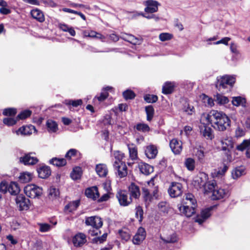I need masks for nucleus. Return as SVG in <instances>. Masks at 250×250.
Masks as SVG:
<instances>
[{
	"label": "nucleus",
	"instance_id": "f257e3e1",
	"mask_svg": "<svg viewBox=\"0 0 250 250\" xmlns=\"http://www.w3.org/2000/svg\"><path fill=\"white\" fill-rule=\"evenodd\" d=\"M206 121L215 130L224 131L230 126V120L229 118L222 111L212 110L207 114Z\"/></svg>",
	"mask_w": 250,
	"mask_h": 250
},
{
	"label": "nucleus",
	"instance_id": "f03ea898",
	"mask_svg": "<svg viewBox=\"0 0 250 250\" xmlns=\"http://www.w3.org/2000/svg\"><path fill=\"white\" fill-rule=\"evenodd\" d=\"M235 82L234 76L226 75L217 78L215 86L219 91L224 92V90L226 89L231 88Z\"/></svg>",
	"mask_w": 250,
	"mask_h": 250
},
{
	"label": "nucleus",
	"instance_id": "7ed1b4c3",
	"mask_svg": "<svg viewBox=\"0 0 250 250\" xmlns=\"http://www.w3.org/2000/svg\"><path fill=\"white\" fill-rule=\"evenodd\" d=\"M85 223L87 226L92 227L95 230L89 231V233L91 235H97L98 232H100L99 229L101 228L103 225L102 219L101 217L97 216L88 217L85 218Z\"/></svg>",
	"mask_w": 250,
	"mask_h": 250
},
{
	"label": "nucleus",
	"instance_id": "20e7f679",
	"mask_svg": "<svg viewBox=\"0 0 250 250\" xmlns=\"http://www.w3.org/2000/svg\"><path fill=\"white\" fill-rule=\"evenodd\" d=\"M191 147L192 148V154L196 156L199 161H203L205 157V148L202 145L201 142L195 140H190Z\"/></svg>",
	"mask_w": 250,
	"mask_h": 250
},
{
	"label": "nucleus",
	"instance_id": "39448f33",
	"mask_svg": "<svg viewBox=\"0 0 250 250\" xmlns=\"http://www.w3.org/2000/svg\"><path fill=\"white\" fill-rule=\"evenodd\" d=\"M42 188L34 184L28 185L24 188L27 196L31 198H39L42 194Z\"/></svg>",
	"mask_w": 250,
	"mask_h": 250
},
{
	"label": "nucleus",
	"instance_id": "423d86ee",
	"mask_svg": "<svg viewBox=\"0 0 250 250\" xmlns=\"http://www.w3.org/2000/svg\"><path fill=\"white\" fill-rule=\"evenodd\" d=\"M116 198L118 199L120 205L123 207L128 206L132 202V198L130 196L128 197L127 191L125 190H120L118 191L116 194Z\"/></svg>",
	"mask_w": 250,
	"mask_h": 250
},
{
	"label": "nucleus",
	"instance_id": "0eeeda50",
	"mask_svg": "<svg viewBox=\"0 0 250 250\" xmlns=\"http://www.w3.org/2000/svg\"><path fill=\"white\" fill-rule=\"evenodd\" d=\"M113 167L116 171V174L120 178L126 176L127 168L125 163L122 161L114 162Z\"/></svg>",
	"mask_w": 250,
	"mask_h": 250
},
{
	"label": "nucleus",
	"instance_id": "6e6552de",
	"mask_svg": "<svg viewBox=\"0 0 250 250\" xmlns=\"http://www.w3.org/2000/svg\"><path fill=\"white\" fill-rule=\"evenodd\" d=\"M183 187L179 183L173 182L168 189L169 196L172 198H176L180 196L183 192Z\"/></svg>",
	"mask_w": 250,
	"mask_h": 250
},
{
	"label": "nucleus",
	"instance_id": "1a4fd4ad",
	"mask_svg": "<svg viewBox=\"0 0 250 250\" xmlns=\"http://www.w3.org/2000/svg\"><path fill=\"white\" fill-rule=\"evenodd\" d=\"M222 150L225 151L226 155L230 156V152L234 147V143L231 137L223 138L221 141Z\"/></svg>",
	"mask_w": 250,
	"mask_h": 250
},
{
	"label": "nucleus",
	"instance_id": "9d476101",
	"mask_svg": "<svg viewBox=\"0 0 250 250\" xmlns=\"http://www.w3.org/2000/svg\"><path fill=\"white\" fill-rule=\"evenodd\" d=\"M16 202L20 210H26L30 205V200L24 195L20 194L16 198Z\"/></svg>",
	"mask_w": 250,
	"mask_h": 250
},
{
	"label": "nucleus",
	"instance_id": "9b49d317",
	"mask_svg": "<svg viewBox=\"0 0 250 250\" xmlns=\"http://www.w3.org/2000/svg\"><path fill=\"white\" fill-rule=\"evenodd\" d=\"M34 153L30 152L25 154L20 158V162L25 165H34L38 162V159L34 156Z\"/></svg>",
	"mask_w": 250,
	"mask_h": 250
},
{
	"label": "nucleus",
	"instance_id": "f8f14e48",
	"mask_svg": "<svg viewBox=\"0 0 250 250\" xmlns=\"http://www.w3.org/2000/svg\"><path fill=\"white\" fill-rule=\"evenodd\" d=\"M213 207L203 209L201 212L200 215H197L194 218V221L197 222L199 225H201L211 215V211L212 210Z\"/></svg>",
	"mask_w": 250,
	"mask_h": 250
},
{
	"label": "nucleus",
	"instance_id": "ddd939ff",
	"mask_svg": "<svg viewBox=\"0 0 250 250\" xmlns=\"http://www.w3.org/2000/svg\"><path fill=\"white\" fill-rule=\"evenodd\" d=\"M144 4L146 6L145 11L146 13L152 14L158 11L159 3L156 0H147L144 2Z\"/></svg>",
	"mask_w": 250,
	"mask_h": 250
},
{
	"label": "nucleus",
	"instance_id": "4468645a",
	"mask_svg": "<svg viewBox=\"0 0 250 250\" xmlns=\"http://www.w3.org/2000/svg\"><path fill=\"white\" fill-rule=\"evenodd\" d=\"M146 232L144 228L140 227L134 236L132 242L135 245H140L146 238Z\"/></svg>",
	"mask_w": 250,
	"mask_h": 250
},
{
	"label": "nucleus",
	"instance_id": "2eb2a0df",
	"mask_svg": "<svg viewBox=\"0 0 250 250\" xmlns=\"http://www.w3.org/2000/svg\"><path fill=\"white\" fill-rule=\"evenodd\" d=\"M72 242L75 247H82L86 242V235L83 233H78L73 236Z\"/></svg>",
	"mask_w": 250,
	"mask_h": 250
},
{
	"label": "nucleus",
	"instance_id": "dca6fc26",
	"mask_svg": "<svg viewBox=\"0 0 250 250\" xmlns=\"http://www.w3.org/2000/svg\"><path fill=\"white\" fill-rule=\"evenodd\" d=\"M229 191L223 188H218V187L213 190L212 199L213 200H219L229 196Z\"/></svg>",
	"mask_w": 250,
	"mask_h": 250
},
{
	"label": "nucleus",
	"instance_id": "f3484780",
	"mask_svg": "<svg viewBox=\"0 0 250 250\" xmlns=\"http://www.w3.org/2000/svg\"><path fill=\"white\" fill-rule=\"evenodd\" d=\"M201 175H203L204 178L200 176H197L194 178L191 185L196 189L201 188L206 184V176L205 174H201Z\"/></svg>",
	"mask_w": 250,
	"mask_h": 250
},
{
	"label": "nucleus",
	"instance_id": "a211bd4d",
	"mask_svg": "<svg viewBox=\"0 0 250 250\" xmlns=\"http://www.w3.org/2000/svg\"><path fill=\"white\" fill-rule=\"evenodd\" d=\"M197 207L196 199L193 194L188 193V212H191V214H188V217L195 213Z\"/></svg>",
	"mask_w": 250,
	"mask_h": 250
},
{
	"label": "nucleus",
	"instance_id": "6ab92c4d",
	"mask_svg": "<svg viewBox=\"0 0 250 250\" xmlns=\"http://www.w3.org/2000/svg\"><path fill=\"white\" fill-rule=\"evenodd\" d=\"M85 194L87 197L93 200H97L100 196L98 188L96 186L88 188L85 189Z\"/></svg>",
	"mask_w": 250,
	"mask_h": 250
},
{
	"label": "nucleus",
	"instance_id": "aec40b11",
	"mask_svg": "<svg viewBox=\"0 0 250 250\" xmlns=\"http://www.w3.org/2000/svg\"><path fill=\"white\" fill-rule=\"evenodd\" d=\"M200 130L202 135L206 139L211 140L214 138L213 131L210 127L207 125H204L203 127L200 128Z\"/></svg>",
	"mask_w": 250,
	"mask_h": 250
},
{
	"label": "nucleus",
	"instance_id": "412c9836",
	"mask_svg": "<svg viewBox=\"0 0 250 250\" xmlns=\"http://www.w3.org/2000/svg\"><path fill=\"white\" fill-rule=\"evenodd\" d=\"M169 146L171 150L175 154H179L182 149V142L178 141L176 139H173L170 141Z\"/></svg>",
	"mask_w": 250,
	"mask_h": 250
},
{
	"label": "nucleus",
	"instance_id": "4be33fe9",
	"mask_svg": "<svg viewBox=\"0 0 250 250\" xmlns=\"http://www.w3.org/2000/svg\"><path fill=\"white\" fill-rule=\"evenodd\" d=\"M128 191L131 198L138 199L141 193L139 187L134 183H131L128 187Z\"/></svg>",
	"mask_w": 250,
	"mask_h": 250
},
{
	"label": "nucleus",
	"instance_id": "5701e85b",
	"mask_svg": "<svg viewBox=\"0 0 250 250\" xmlns=\"http://www.w3.org/2000/svg\"><path fill=\"white\" fill-rule=\"evenodd\" d=\"M37 171L39 177L42 179H45L49 177L51 174V170L48 166H42L38 168Z\"/></svg>",
	"mask_w": 250,
	"mask_h": 250
},
{
	"label": "nucleus",
	"instance_id": "b1692460",
	"mask_svg": "<svg viewBox=\"0 0 250 250\" xmlns=\"http://www.w3.org/2000/svg\"><path fill=\"white\" fill-rule=\"evenodd\" d=\"M158 153L157 147L154 145H149L146 147L145 154L148 159H154Z\"/></svg>",
	"mask_w": 250,
	"mask_h": 250
},
{
	"label": "nucleus",
	"instance_id": "393cba45",
	"mask_svg": "<svg viewBox=\"0 0 250 250\" xmlns=\"http://www.w3.org/2000/svg\"><path fill=\"white\" fill-rule=\"evenodd\" d=\"M121 38L123 40L133 44H140L141 42V41L138 38L131 34L122 33Z\"/></svg>",
	"mask_w": 250,
	"mask_h": 250
},
{
	"label": "nucleus",
	"instance_id": "a878e982",
	"mask_svg": "<svg viewBox=\"0 0 250 250\" xmlns=\"http://www.w3.org/2000/svg\"><path fill=\"white\" fill-rule=\"evenodd\" d=\"M138 167L140 172L145 175H148L153 171V167L150 165L141 163L139 164Z\"/></svg>",
	"mask_w": 250,
	"mask_h": 250
},
{
	"label": "nucleus",
	"instance_id": "bb28decb",
	"mask_svg": "<svg viewBox=\"0 0 250 250\" xmlns=\"http://www.w3.org/2000/svg\"><path fill=\"white\" fill-rule=\"evenodd\" d=\"M31 15L33 18L40 22H42L45 20L43 13L41 10L37 8L31 10Z\"/></svg>",
	"mask_w": 250,
	"mask_h": 250
},
{
	"label": "nucleus",
	"instance_id": "cd10ccee",
	"mask_svg": "<svg viewBox=\"0 0 250 250\" xmlns=\"http://www.w3.org/2000/svg\"><path fill=\"white\" fill-rule=\"evenodd\" d=\"M96 171L97 174L101 177H105L107 174L108 170L106 165L100 164L96 165Z\"/></svg>",
	"mask_w": 250,
	"mask_h": 250
},
{
	"label": "nucleus",
	"instance_id": "c85d7f7f",
	"mask_svg": "<svg viewBox=\"0 0 250 250\" xmlns=\"http://www.w3.org/2000/svg\"><path fill=\"white\" fill-rule=\"evenodd\" d=\"M175 86V83L174 82H166L162 88V92L165 94H169L171 93Z\"/></svg>",
	"mask_w": 250,
	"mask_h": 250
},
{
	"label": "nucleus",
	"instance_id": "c756f323",
	"mask_svg": "<svg viewBox=\"0 0 250 250\" xmlns=\"http://www.w3.org/2000/svg\"><path fill=\"white\" fill-rule=\"evenodd\" d=\"M80 204V201L79 200H77L75 201L70 202L65 206L64 210L65 211H68L69 212H71L76 210L77 208L79 206Z\"/></svg>",
	"mask_w": 250,
	"mask_h": 250
},
{
	"label": "nucleus",
	"instance_id": "7c9ffc66",
	"mask_svg": "<svg viewBox=\"0 0 250 250\" xmlns=\"http://www.w3.org/2000/svg\"><path fill=\"white\" fill-rule=\"evenodd\" d=\"M20 188L18 184L16 182H11L9 184L8 192L11 195H16L19 193Z\"/></svg>",
	"mask_w": 250,
	"mask_h": 250
},
{
	"label": "nucleus",
	"instance_id": "2f4dec72",
	"mask_svg": "<svg viewBox=\"0 0 250 250\" xmlns=\"http://www.w3.org/2000/svg\"><path fill=\"white\" fill-rule=\"evenodd\" d=\"M32 178V174L28 172L21 173L19 177V181L22 183H26L30 182Z\"/></svg>",
	"mask_w": 250,
	"mask_h": 250
},
{
	"label": "nucleus",
	"instance_id": "473e14b6",
	"mask_svg": "<svg viewBox=\"0 0 250 250\" xmlns=\"http://www.w3.org/2000/svg\"><path fill=\"white\" fill-rule=\"evenodd\" d=\"M214 101L219 105H225L229 103V100L228 97L217 93L214 95Z\"/></svg>",
	"mask_w": 250,
	"mask_h": 250
},
{
	"label": "nucleus",
	"instance_id": "72a5a7b5",
	"mask_svg": "<svg viewBox=\"0 0 250 250\" xmlns=\"http://www.w3.org/2000/svg\"><path fill=\"white\" fill-rule=\"evenodd\" d=\"M46 125L49 132H56L58 129V124L52 120H48L46 121Z\"/></svg>",
	"mask_w": 250,
	"mask_h": 250
},
{
	"label": "nucleus",
	"instance_id": "f704fd0d",
	"mask_svg": "<svg viewBox=\"0 0 250 250\" xmlns=\"http://www.w3.org/2000/svg\"><path fill=\"white\" fill-rule=\"evenodd\" d=\"M143 198L146 207L149 206L154 199V197L152 196V194L146 188L143 189Z\"/></svg>",
	"mask_w": 250,
	"mask_h": 250
},
{
	"label": "nucleus",
	"instance_id": "c9c22d12",
	"mask_svg": "<svg viewBox=\"0 0 250 250\" xmlns=\"http://www.w3.org/2000/svg\"><path fill=\"white\" fill-rule=\"evenodd\" d=\"M217 187L216 183L214 180L208 182L206 181V184L203 187L206 192H212V193L213 190H215Z\"/></svg>",
	"mask_w": 250,
	"mask_h": 250
},
{
	"label": "nucleus",
	"instance_id": "e433bc0d",
	"mask_svg": "<svg viewBox=\"0 0 250 250\" xmlns=\"http://www.w3.org/2000/svg\"><path fill=\"white\" fill-rule=\"evenodd\" d=\"M50 163L57 167H62L66 164V159L64 158H53L50 161Z\"/></svg>",
	"mask_w": 250,
	"mask_h": 250
},
{
	"label": "nucleus",
	"instance_id": "4c0bfd02",
	"mask_svg": "<svg viewBox=\"0 0 250 250\" xmlns=\"http://www.w3.org/2000/svg\"><path fill=\"white\" fill-rule=\"evenodd\" d=\"M111 89V87L110 86H107L103 89L102 91L101 92L100 96H96L94 100L97 99L99 102H103L104 100H105L108 96V93L107 91Z\"/></svg>",
	"mask_w": 250,
	"mask_h": 250
},
{
	"label": "nucleus",
	"instance_id": "58836bf2",
	"mask_svg": "<svg viewBox=\"0 0 250 250\" xmlns=\"http://www.w3.org/2000/svg\"><path fill=\"white\" fill-rule=\"evenodd\" d=\"M80 156L81 153L78 150L74 148H71L66 152L65 157L67 159L70 160L72 157L79 158Z\"/></svg>",
	"mask_w": 250,
	"mask_h": 250
},
{
	"label": "nucleus",
	"instance_id": "ea45409f",
	"mask_svg": "<svg viewBox=\"0 0 250 250\" xmlns=\"http://www.w3.org/2000/svg\"><path fill=\"white\" fill-rule=\"evenodd\" d=\"M145 111L146 114V120L151 121L153 117L154 109L152 105L146 106L145 107Z\"/></svg>",
	"mask_w": 250,
	"mask_h": 250
},
{
	"label": "nucleus",
	"instance_id": "a19ab883",
	"mask_svg": "<svg viewBox=\"0 0 250 250\" xmlns=\"http://www.w3.org/2000/svg\"><path fill=\"white\" fill-rule=\"evenodd\" d=\"M135 128L139 131L142 132H148L150 130L149 126L146 124L138 123L137 124Z\"/></svg>",
	"mask_w": 250,
	"mask_h": 250
},
{
	"label": "nucleus",
	"instance_id": "79ce46f5",
	"mask_svg": "<svg viewBox=\"0 0 250 250\" xmlns=\"http://www.w3.org/2000/svg\"><path fill=\"white\" fill-rule=\"evenodd\" d=\"M82 176V172L80 167H76L73 169L71 173L70 176L74 180L80 179Z\"/></svg>",
	"mask_w": 250,
	"mask_h": 250
},
{
	"label": "nucleus",
	"instance_id": "37998d69",
	"mask_svg": "<svg viewBox=\"0 0 250 250\" xmlns=\"http://www.w3.org/2000/svg\"><path fill=\"white\" fill-rule=\"evenodd\" d=\"M39 227V230L42 232H46L50 231L52 228V226L47 223H38Z\"/></svg>",
	"mask_w": 250,
	"mask_h": 250
},
{
	"label": "nucleus",
	"instance_id": "c03bdc74",
	"mask_svg": "<svg viewBox=\"0 0 250 250\" xmlns=\"http://www.w3.org/2000/svg\"><path fill=\"white\" fill-rule=\"evenodd\" d=\"M158 208L161 212L167 213L169 209V205L166 202H161L158 205Z\"/></svg>",
	"mask_w": 250,
	"mask_h": 250
},
{
	"label": "nucleus",
	"instance_id": "a18cd8bd",
	"mask_svg": "<svg viewBox=\"0 0 250 250\" xmlns=\"http://www.w3.org/2000/svg\"><path fill=\"white\" fill-rule=\"evenodd\" d=\"M129 153L130 158L132 160H136L137 159V149L133 145L128 146V147Z\"/></svg>",
	"mask_w": 250,
	"mask_h": 250
},
{
	"label": "nucleus",
	"instance_id": "49530a36",
	"mask_svg": "<svg viewBox=\"0 0 250 250\" xmlns=\"http://www.w3.org/2000/svg\"><path fill=\"white\" fill-rule=\"evenodd\" d=\"M161 239L166 243H173L177 241V235L175 233H173L167 238H161Z\"/></svg>",
	"mask_w": 250,
	"mask_h": 250
},
{
	"label": "nucleus",
	"instance_id": "de8ad7c7",
	"mask_svg": "<svg viewBox=\"0 0 250 250\" xmlns=\"http://www.w3.org/2000/svg\"><path fill=\"white\" fill-rule=\"evenodd\" d=\"M48 195L49 199L53 200L59 195V190L54 187H51L49 189Z\"/></svg>",
	"mask_w": 250,
	"mask_h": 250
},
{
	"label": "nucleus",
	"instance_id": "09e8293b",
	"mask_svg": "<svg viewBox=\"0 0 250 250\" xmlns=\"http://www.w3.org/2000/svg\"><path fill=\"white\" fill-rule=\"evenodd\" d=\"M244 168L243 167H236L232 172V176L233 179H237L243 174Z\"/></svg>",
	"mask_w": 250,
	"mask_h": 250
},
{
	"label": "nucleus",
	"instance_id": "8fccbe9b",
	"mask_svg": "<svg viewBox=\"0 0 250 250\" xmlns=\"http://www.w3.org/2000/svg\"><path fill=\"white\" fill-rule=\"evenodd\" d=\"M82 101L81 99L77 100H66L64 103L67 105H72L73 107H77L82 104Z\"/></svg>",
	"mask_w": 250,
	"mask_h": 250
},
{
	"label": "nucleus",
	"instance_id": "3c124183",
	"mask_svg": "<svg viewBox=\"0 0 250 250\" xmlns=\"http://www.w3.org/2000/svg\"><path fill=\"white\" fill-rule=\"evenodd\" d=\"M232 104L235 106H239L241 104L244 106V104L246 103V100L241 97H234L232 101Z\"/></svg>",
	"mask_w": 250,
	"mask_h": 250
},
{
	"label": "nucleus",
	"instance_id": "603ef678",
	"mask_svg": "<svg viewBox=\"0 0 250 250\" xmlns=\"http://www.w3.org/2000/svg\"><path fill=\"white\" fill-rule=\"evenodd\" d=\"M144 211L143 208L140 206L136 207L135 208V216L139 222H141L143 218Z\"/></svg>",
	"mask_w": 250,
	"mask_h": 250
},
{
	"label": "nucleus",
	"instance_id": "864d4df0",
	"mask_svg": "<svg viewBox=\"0 0 250 250\" xmlns=\"http://www.w3.org/2000/svg\"><path fill=\"white\" fill-rule=\"evenodd\" d=\"M106 186V184H104V188H106V190L107 191V193L104 194V195H103L101 197H100V198L98 199V202L99 203H101V202H104V201H106L110 198V196L109 195V190H110V188L109 186H108V187H105Z\"/></svg>",
	"mask_w": 250,
	"mask_h": 250
},
{
	"label": "nucleus",
	"instance_id": "5fc2aeb1",
	"mask_svg": "<svg viewBox=\"0 0 250 250\" xmlns=\"http://www.w3.org/2000/svg\"><path fill=\"white\" fill-rule=\"evenodd\" d=\"M107 234L104 233L101 237H96L92 239V242L95 244H101L104 242L107 238Z\"/></svg>",
	"mask_w": 250,
	"mask_h": 250
},
{
	"label": "nucleus",
	"instance_id": "6e6d98bb",
	"mask_svg": "<svg viewBox=\"0 0 250 250\" xmlns=\"http://www.w3.org/2000/svg\"><path fill=\"white\" fill-rule=\"evenodd\" d=\"M31 113L32 112L30 110H23L18 115L17 118L18 120L26 119L31 115Z\"/></svg>",
	"mask_w": 250,
	"mask_h": 250
},
{
	"label": "nucleus",
	"instance_id": "4d7b16f0",
	"mask_svg": "<svg viewBox=\"0 0 250 250\" xmlns=\"http://www.w3.org/2000/svg\"><path fill=\"white\" fill-rule=\"evenodd\" d=\"M123 96L125 100L133 99L135 97V94L131 90H126L123 93Z\"/></svg>",
	"mask_w": 250,
	"mask_h": 250
},
{
	"label": "nucleus",
	"instance_id": "13d9d810",
	"mask_svg": "<svg viewBox=\"0 0 250 250\" xmlns=\"http://www.w3.org/2000/svg\"><path fill=\"white\" fill-rule=\"evenodd\" d=\"M18 121V120L17 118H5L3 119V123L8 126H12L15 125Z\"/></svg>",
	"mask_w": 250,
	"mask_h": 250
},
{
	"label": "nucleus",
	"instance_id": "bf43d9fd",
	"mask_svg": "<svg viewBox=\"0 0 250 250\" xmlns=\"http://www.w3.org/2000/svg\"><path fill=\"white\" fill-rule=\"evenodd\" d=\"M119 234L122 240L125 242L127 241L130 238L129 233L126 231L119 230Z\"/></svg>",
	"mask_w": 250,
	"mask_h": 250
},
{
	"label": "nucleus",
	"instance_id": "052dcab7",
	"mask_svg": "<svg viewBox=\"0 0 250 250\" xmlns=\"http://www.w3.org/2000/svg\"><path fill=\"white\" fill-rule=\"evenodd\" d=\"M144 99L147 103H153L158 100V97L156 95L148 94L144 97Z\"/></svg>",
	"mask_w": 250,
	"mask_h": 250
},
{
	"label": "nucleus",
	"instance_id": "680f3d73",
	"mask_svg": "<svg viewBox=\"0 0 250 250\" xmlns=\"http://www.w3.org/2000/svg\"><path fill=\"white\" fill-rule=\"evenodd\" d=\"M16 113V109L14 108H5L3 111V114L5 116H14Z\"/></svg>",
	"mask_w": 250,
	"mask_h": 250
},
{
	"label": "nucleus",
	"instance_id": "e2e57ef3",
	"mask_svg": "<svg viewBox=\"0 0 250 250\" xmlns=\"http://www.w3.org/2000/svg\"><path fill=\"white\" fill-rule=\"evenodd\" d=\"M249 142V139L244 140L241 144L237 146L236 149L240 151H243L245 149H247Z\"/></svg>",
	"mask_w": 250,
	"mask_h": 250
},
{
	"label": "nucleus",
	"instance_id": "0e129e2a",
	"mask_svg": "<svg viewBox=\"0 0 250 250\" xmlns=\"http://www.w3.org/2000/svg\"><path fill=\"white\" fill-rule=\"evenodd\" d=\"M172 38V35L167 33H163L159 35V39L162 42L169 40Z\"/></svg>",
	"mask_w": 250,
	"mask_h": 250
},
{
	"label": "nucleus",
	"instance_id": "69168bd1",
	"mask_svg": "<svg viewBox=\"0 0 250 250\" xmlns=\"http://www.w3.org/2000/svg\"><path fill=\"white\" fill-rule=\"evenodd\" d=\"M113 156L116 159L115 162L122 161L124 156V154L119 151H115L113 153Z\"/></svg>",
	"mask_w": 250,
	"mask_h": 250
},
{
	"label": "nucleus",
	"instance_id": "338daca9",
	"mask_svg": "<svg viewBox=\"0 0 250 250\" xmlns=\"http://www.w3.org/2000/svg\"><path fill=\"white\" fill-rule=\"evenodd\" d=\"M237 48L238 46L235 43L231 42L230 43V50L232 53L236 55H239L240 54V52L239 50L237 49Z\"/></svg>",
	"mask_w": 250,
	"mask_h": 250
},
{
	"label": "nucleus",
	"instance_id": "774afa93",
	"mask_svg": "<svg viewBox=\"0 0 250 250\" xmlns=\"http://www.w3.org/2000/svg\"><path fill=\"white\" fill-rule=\"evenodd\" d=\"M9 184L6 182H1L0 184V191L5 193L8 192Z\"/></svg>",
	"mask_w": 250,
	"mask_h": 250
}]
</instances>
